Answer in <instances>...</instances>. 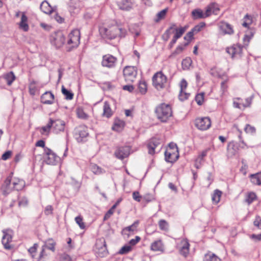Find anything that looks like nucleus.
<instances>
[{
  "mask_svg": "<svg viewBox=\"0 0 261 261\" xmlns=\"http://www.w3.org/2000/svg\"><path fill=\"white\" fill-rule=\"evenodd\" d=\"M12 152L11 151H7L5 152L2 156V159L3 160H7L11 156Z\"/></svg>",
  "mask_w": 261,
  "mask_h": 261,
  "instance_id": "obj_61",
  "label": "nucleus"
},
{
  "mask_svg": "<svg viewBox=\"0 0 261 261\" xmlns=\"http://www.w3.org/2000/svg\"><path fill=\"white\" fill-rule=\"evenodd\" d=\"M54 94L50 91L46 92L41 96V101L44 104L51 105L53 103Z\"/></svg>",
  "mask_w": 261,
  "mask_h": 261,
  "instance_id": "obj_17",
  "label": "nucleus"
},
{
  "mask_svg": "<svg viewBox=\"0 0 261 261\" xmlns=\"http://www.w3.org/2000/svg\"><path fill=\"white\" fill-rule=\"evenodd\" d=\"M125 80L127 82H133L137 75V70L134 66H126L123 71Z\"/></svg>",
  "mask_w": 261,
  "mask_h": 261,
  "instance_id": "obj_4",
  "label": "nucleus"
},
{
  "mask_svg": "<svg viewBox=\"0 0 261 261\" xmlns=\"http://www.w3.org/2000/svg\"><path fill=\"white\" fill-rule=\"evenodd\" d=\"M132 249V247L129 245H125L123 246L119 251L118 253L120 254H124L128 253Z\"/></svg>",
  "mask_w": 261,
  "mask_h": 261,
  "instance_id": "obj_51",
  "label": "nucleus"
},
{
  "mask_svg": "<svg viewBox=\"0 0 261 261\" xmlns=\"http://www.w3.org/2000/svg\"><path fill=\"white\" fill-rule=\"evenodd\" d=\"M178 156V154H175L173 150H167L165 152V159L167 162H174L177 160Z\"/></svg>",
  "mask_w": 261,
  "mask_h": 261,
  "instance_id": "obj_20",
  "label": "nucleus"
},
{
  "mask_svg": "<svg viewBox=\"0 0 261 261\" xmlns=\"http://www.w3.org/2000/svg\"><path fill=\"white\" fill-rule=\"evenodd\" d=\"M194 34L195 33L194 32L191 30L186 34V35L184 37V39L185 40H187V42L185 43L184 46H187L189 44V42L193 38Z\"/></svg>",
  "mask_w": 261,
  "mask_h": 261,
  "instance_id": "obj_47",
  "label": "nucleus"
},
{
  "mask_svg": "<svg viewBox=\"0 0 261 261\" xmlns=\"http://www.w3.org/2000/svg\"><path fill=\"white\" fill-rule=\"evenodd\" d=\"M151 249L154 251H164V245L161 240L155 241L151 245Z\"/></svg>",
  "mask_w": 261,
  "mask_h": 261,
  "instance_id": "obj_24",
  "label": "nucleus"
},
{
  "mask_svg": "<svg viewBox=\"0 0 261 261\" xmlns=\"http://www.w3.org/2000/svg\"><path fill=\"white\" fill-rule=\"evenodd\" d=\"M220 30L224 34L231 35L233 33V30L232 26L225 22H221L219 24Z\"/></svg>",
  "mask_w": 261,
  "mask_h": 261,
  "instance_id": "obj_19",
  "label": "nucleus"
},
{
  "mask_svg": "<svg viewBox=\"0 0 261 261\" xmlns=\"http://www.w3.org/2000/svg\"><path fill=\"white\" fill-rule=\"evenodd\" d=\"M27 21L28 17L25 15L24 13H22L21 17V21L19 23V28L25 32L28 31L29 29Z\"/></svg>",
  "mask_w": 261,
  "mask_h": 261,
  "instance_id": "obj_25",
  "label": "nucleus"
},
{
  "mask_svg": "<svg viewBox=\"0 0 261 261\" xmlns=\"http://www.w3.org/2000/svg\"><path fill=\"white\" fill-rule=\"evenodd\" d=\"M139 90L142 94H145L147 91V84L145 81H141L138 86Z\"/></svg>",
  "mask_w": 261,
  "mask_h": 261,
  "instance_id": "obj_44",
  "label": "nucleus"
},
{
  "mask_svg": "<svg viewBox=\"0 0 261 261\" xmlns=\"http://www.w3.org/2000/svg\"><path fill=\"white\" fill-rule=\"evenodd\" d=\"M253 35L254 33L252 32V31H250L249 32H248L247 34L245 35L243 38L245 43L247 42L246 44H247L249 42L250 39L253 37Z\"/></svg>",
  "mask_w": 261,
  "mask_h": 261,
  "instance_id": "obj_54",
  "label": "nucleus"
},
{
  "mask_svg": "<svg viewBox=\"0 0 261 261\" xmlns=\"http://www.w3.org/2000/svg\"><path fill=\"white\" fill-rule=\"evenodd\" d=\"M62 92L66 99L71 100L73 98V94L66 89L63 86L62 87Z\"/></svg>",
  "mask_w": 261,
  "mask_h": 261,
  "instance_id": "obj_41",
  "label": "nucleus"
},
{
  "mask_svg": "<svg viewBox=\"0 0 261 261\" xmlns=\"http://www.w3.org/2000/svg\"><path fill=\"white\" fill-rule=\"evenodd\" d=\"M24 182L23 180L20 179H16L13 182V189L16 190H20L24 186Z\"/></svg>",
  "mask_w": 261,
  "mask_h": 261,
  "instance_id": "obj_39",
  "label": "nucleus"
},
{
  "mask_svg": "<svg viewBox=\"0 0 261 261\" xmlns=\"http://www.w3.org/2000/svg\"><path fill=\"white\" fill-rule=\"evenodd\" d=\"M75 221L81 229L85 228V226L84 223L83 222V218L81 216H79L75 217Z\"/></svg>",
  "mask_w": 261,
  "mask_h": 261,
  "instance_id": "obj_53",
  "label": "nucleus"
},
{
  "mask_svg": "<svg viewBox=\"0 0 261 261\" xmlns=\"http://www.w3.org/2000/svg\"><path fill=\"white\" fill-rule=\"evenodd\" d=\"M4 236L2 238V244L6 249H10L11 246L9 243L12 241L13 231L12 230L7 229L3 230Z\"/></svg>",
  "mask_w": 261,
  "mask_h": 261,
  "instance_id": "obj_11",
  "label": "nucleus"
},
{
  "mask_svg": "<svg viewBox=\"0 0 261 261\" xmlns=\"http://www.w3.org/2000/svg\"><path fill=\"white\" fill-rule=\"evenodd\" d=\"M112 115L113 112L111 109L110 105L108 101H105L103 107L102 115L107 118H110Z\"/></svg>",
  "mask_w": 261,
  "mask_h": 261,
  "instance_id": "obj_28",
  "label": "nucleus"
},
{
  "mask_svg": "<svg viewBox=\"0 0 261 261\" xmlns=\"http://www.w3.org/2000/svg\"><path fill=\"white\" fill-rule=\"evenodd\" d=\"M138 224V221H135L132 225L123 228L122 230V234L124 235H128V234L127 232L134 231L136 230Z\"/></svg>",
  "mask_w": 261,
  "mask_h": 261,
  "instance_id": "obj_31",
  "label": "nucleus"
},
{
  "mask_svg": "<svg viewBox=\"0 0 261 261\" xmlns=\"http://www.w3.org/2000/svg\"><path fill=\"white\" fill-rule=\"evenodd\" d=\"M53 125L52 118H50L47 125L44 126H42L40 129V133L41 134H44L47 133L48 134Z\"/></svg>",
  "mask_w": 261,
  "mask_h": 261,
  "instance_id": "obj_35",
  "label": "nucleus"
},
{
  "mask_svg": "<svg viewBox=\"0 0 261 261\" xmlns=\"http://www.w3.org/2000/svg\"><path fill=\"white\" fill-rule=\"evenodd\" d=\"M195 124L198 129L205 130L210 127L211 121L208 117L199 118L195 120Z\"/></svg>",
  "mask_w": 261,
  "mask_h": 261,
  "instance_id": "obj_5",
  "label": "nucleus"
},
{
  "mask_svg": "<svg viewBox=\"0 0 261 261\" xmlns=\"http://www.w3.org/2000/svg\"><path fill=\"white\" fill-rule=\"evenodd\" d=\"M113 213L114 212L112 210H109L105 215L103 220L106 221L108 220L109 218H110V217L113 215Z\"/></svg>",
  "mask_w": 261,
  "mask_h": 261,
  "instance_id": "obj_63",
  "label": "nucleus"
},
{
  "mask_svg": "<svg viewBox=\"0 0 261 261\" xmlns=\"http://www.w3.org/2000/svg\"><path fill=\"white\" fill-rule=\"evenodd\" d=\"M80 31L75 30L69 34L67 44L71 45V47H77L80 43Z\"/></svg>",
  "mask_w": 261,
  "mask_h": 261,
  "instance_id": "obj_6",
  "label": "nucleus"
},
{
  "mask_svg": "<svg viewBox=\"0 0 261 261\" xmlns=\"http://www.w3.org/2000/svg\"><path fill=\"white\" fill-rule=\"evenodd\" d=\"M253 223L255 226L257 227L259 229H261V217L259 216H256Z\"/></svg>",
  "mask_w": 261,
  "mask_h": 261,
  "instance_id": "obj_58",
  "label": "nucleus"
},
{
  "mask_svg": "<svg viewBox=\"0 0 261 261\" xmlns=\"http://www.w3.org/2000/svg\"><path fill=\"white\" fill-rule=\"evenodd\" d=\"M244 130L246 133L251 134H255L256 130L254 126H252L249 124H246Z\"/></svg>",
  "mask_w": 261,
  "mask_h": 261,
  "instance_id": "obj_52",
  "label": "nucleus"
},
{
  "mask_svg": "<svg viewBox=\"0 0 261 261\" xmlns=\"http://www.w3.org/2000/svg\"><path fill=\"white\" fill-rule=\"evenodd\" d=\"M133 197L135 200L138 202H140L141 201V196L140 195V194L138 191H135L133 192Z\"/></svg>",
  "mask_w": 261,
  "mask_h": 261,
  "instance_id": "obj_59",
  "label": "nucleus"
},
{
  "mask_svg": "<svg viewBox=\"0 0 261 261\" xmlns=\"http://www.w3.org/2000/svg\"><path fill=\"white\" fill-rule=\"evenodd\" d=\"M257 198L256 194L254 192H249L246 196L245 201L250 205Z\"/></svg>",
  "mask_w": 261,
  "mask_h": 261,
  "instance_id": "obj_36",
  "label": "nucleus"
},
{
  "mask_svg": "<svg viewBox=\"0 0 261 261\" xmlns=\"http://www.w3.org/2000/svg\"><path fill=\"white\" fill-rule=\"evenodd\" d=\"M124 126V122L120 120H116L112 129L117 132L120 131Z\"/></svg>",
  "mask_w": 261,
  "mask_h": 261,
  "instance_id": "obj_34",
  "label": "nucleus"
},
{
  "mask_svg": "<svg viewBox=\"0 0 261 261\" xmlns=\"http://www.w3.org/2000/svg\"><path fill=\"white\" fill-rule=\"evenodd\" d=\"M129 152L130 148L129 146L119 147L117 148L115 152V155L117 158L122 160L127 157Z\"/></svg>",
  "mask_w": 261,
  "mask_h": 261,
  "instance_id": "obj_13",
  "label": "nucleus"
},
{
  "mask_svg": "<svg viewBox=\"0 0 261 261\" xmlns=\"http://www.w3.org/2000/svg\"><path fill=\"white\" fill-rule=\"evenodd\" d=\"M40 8L43 12L46 14H50L53 11V9L49 4L46 1L41 3Z\"/></svg>",
  "mask_w": 261,
  "mask_h": 261,
  "instance_id": "obj_29",
  "label": "nucleus"
},
{
  "mask_svg": "<svg viewBox=\"0 0 261 261\" xmlns=\"http://www.w3.org/2000/svg\"><path fill=\"white\" fill-rule=\"evenodd\" d=\"M250 238L256 241H261V233L258 234H252L250 235Z\"/></svg>",
  "mask_w": 261,
  "mask_h": 261,
  "instance_id": "obj_62",
  "label": "nucleus"
},
{
  "mask_svg": "<svg viewBox=\"0 0 261 261\" xmlns=\"http://www.w3.org/2000/svg\"><path fill=\"white\" fill-rule=\"evenodd\" d=\"M76 134L81 138H86L89 135V133L88 132V128H87V127L85 126H80L77 129Z\"/></svg>",
  "mask_w": 261,
  "mask_h": 261,
  "instance_id": "obj_32",
  "label": "nucleus"
},
{
  "mask_svg": "<svg viewBox=\"0 0 261 261\" xmlns=\"http://www.w3.org/2000/svg\"><path fill=\"white\" fill-rule=\"evenodd\" d=\"M168 9L166 8L165 9L162 10V11H160L157 14H156V18L155 19V21L158 22L160 21L161 19H163L167 12Z\"/></svg>",
  "mask_w": 261,
  "mask_h": 261,
  "instance_id": "obj_43",
  "label": "nucleus"
},
{
  "mask_svg": "<svg viewBox=\"0 0 261 261\" xmlns=\"http://www.w3.org/2000/svg\"><path fill=\"white\" fill-rule=\"evenodd\" d=\"M191 15L193 19H204L210 16L208 10H206L205 12L200 9H194L191 12Z\"/></svg>",
  "mask_w": 261,
  "mask_h": 261,
  "instance_id": "obj_15",
  "label": "nucleus"
},
{
  "mask_svg": "<svg viewBox=\"0 0 261 261\" xmlns=\"http://www.w3.org/2000/svg\"><path fill=\"white\" fill-rule=\"evenodd\" d=\"M205 23L204 22H201L197 25H195L192 30L194 33H197L200 32L203 28L205 26Z\"/></svg>",
  "mask_w": 261,
  "mask_h": 261,
  "instance_id": "obj_45",
  "label": "nucleus"
},
{
  "mask_svg": "<svg viewBox=\"0 0 261 261\" xmlns=\"http://www.w3.org/2000/svg\"><path fill=\"white\" fill-rule=\"evenodd\" d=\"M160 228L162 230H167L168 229V223L165 220H161L159 222Z\"/></svg>",
  "mask_w": 261,
  "mask_h": 261,
  "instance_id": "obj_46",
  "label": "nucleus"
},
{
  "mask_svg": "<svg viewBox=\"0 0 261 261\" xmlns=\"http://www.w3.org/2000/svg\"><path fill=\"white\" fill-rule=\"evenodd\" d=\"M77 115L79 118L83 119H87L88 117V115L81 109L77 110Z\"/></svg>",
  "mask_w": 261,
  "mask_h": 261,
  "instance_id": "obj_50",
  "label": "nucleus"
},
{
  "mask_svg": "<svg viewBox=\"0 0 261 261\" xmlns=\"http://www.w3.org/2000/svg\"><path fill=\"white\" fill-rule=\"evenodd\" d=\"M53 207L50 205H47L44 209V214L46 216L52 214L53 211Z\"/></svg>",
  "mask_w": 261,
  "mask_h": 261,
  "instance_id": "obj_55",
  "label": "nucleus"
},
{
  "mask_svg": "<svg viewBox=\"0 0 261 261\" xmlns=\"http://www.w3.org/2000/svg\"><path fill=\"white\" fill-rule=\"evenodd\" d=\"M126 32L125 29L119 28L116 25L99 28V33L102 37L109 40L115 39L117 36L123 37L125 36Z\"/></svg>",
  "mask_w": 261,
  "mask_h": 261,
  "instance_id": "obj_1",
  "label": "nucleus"
},
{
  "mask_svg": "<svg viewBox=\"0 0 261 261\" xmlns=\"http://www.w3.org/2000/svg\"><path fill=\"white\" fill-rule=\"evenodd\" d=\"M117 59L113 56L108 54L103 56L101 65L103 67L107 68H113L116 64Z\"/></svg>",
  "mask_w": 261,
  "mask_h": 261,
  "instance_id": "obj_8",
  "label": "nucleus"
},
{
  "mask_svg": "<svg viewBox=\"0 0 261 261\" xmlns=\"http://www.w3.org/2000/svg\"><path fill=\"white\" fill-rule=\"evenodd\" d=\"M167 82V77L162 71L156 72L152 77L153 86L158 90L163 89Z\"/></svg>",
  "mask_w": 261,
  "mask_h": 261,
  "instance_id": "obj_3",
  "label": "nucleus"
},
{
  "mask_svg": "<svg viewBox=\"0 0 261 261\" xmlns=\"http://www.w3.org/2000/svg\"><path fill=\"white\" fill-rule=\"evenodd\" d=\"M206 10H208L210 16L212 14L215 15L218 14L220 9L217 4L215 3H212L206 7Z\"/></svg>",
  "mask_w": 261,
  "mask_h": 261,
  "instance_id": "obj_23",
  "label": "nucleus"
},
{
  "mask_svg": "<svg viewBox=\"0 0 261 261\" xmlns=\"http://www.w3.org/2000/svg\"><path fill=\"white\" fill-rule=\"evenodd\" d=\"M204 261H221V259L215 254L208 252L205 255Z\"/></svg>",
  "mask_w": 261,
  "mask_h": 261,
  "instance_id": "obj_33",
  "label": "nucleus"
},
{
  "mask_svg": "<svg viewBox=\"0 0 261 261\" xmlns=\"http://www.w3.org/2000/svg\"><path fill=\"white\" fill-rule=\"evenodd\" d=\"M91 169L94 174L97 175L102 174L105 172V171L102 168L95 164L91 165Z\"/></svg>",
  "mask_w": 261,
  "mask_h": 261,
  "instance_id": "obj_42",
  "label": "nucleus"
},
{
  "mask_svg": "<svg viewBox=\"0 0 261 261\" xmlns=\"http://www.w3.org/2000/svg\"><path fill=\"white\" fill-rule=\"evenodd\" d=\"M35 82L33 81L30 84V85L29 86L30 93L31 95L35 94L36 88L35 86Z\"/></svg>",
  "mask_w": 261,
  "mask_h": 261,
  "instance_id": "obj_57",
  "label": "nucleus"
},
{
  "mask_svg": "<svg viewBox=\"0 0 261 261\" xmlns=\"http://www.w3.org/2000/svg\"><path fill=\"white\" fill-rule=\"evenodd\" d=\"M69 11L71 14H74L79 12V8L71 3L69 5Z\"/></svg>",
  "mask_w": 261,
  "mask_h": 261,
  "instance_id": "obj_56",
  "label": "nucleus"
},
{
  "mask_svg": "<svg viewBox=\"0 0 261 261\" xmlns=\"http://www.w3.org/2000/svg\"><path fill=\"white\" fill-rule=\"evenodd\" d=\"M4 78L6 80L8 85L10 86L15 81L16 77L13 71H10L4 75Z\"/></svg>",
  "mask_w": 261,
  "mask_h": 261,
  "instance_id": "obj_30",
  "label": "nucleus"
},
{
  "mask_svg": "<svg viewBox=\"0 0 261 261\" xmlns=\"http://www.w3.org/2000/svg\"><path fill=\"white\" fill-rule=\"evenodd\" d=\"M250 178L251 182L255 185H261V172L251 174Z\"/></svg>",
  "mask_w": 261,
  "mask_h": 261,
  "instance_id": "obj_26",
  "label": "nucleus"
},
{
  "mask_svg": "<svg viewBox=\"0 0 261 261\" xmlns=\"http://www.w3.org/2000/svg\"><path fill=\"white\" fill-rule=\"evenodd\" d=\"M12 175L13 173L11 172L10 175L7 177L2 186L1 190L3 195H8L13 189V188L10 187Z\"/></svg>",
  "mask_w": 261,
  "mask_h": 261,
  "instance_id": "obj_16",
  "label": "nucleus"
},
{
  "mask_svg": "<svg viewBox=\"0 0 261 261\" xmlns=\"http://www.w3.org/2000/svg\"><path fill=\"white\" fill-rule=\"evenodd\" d=\"M171 32H169V30H166L163 34L162 37L165 41H167L170 37Z\"/></svg>",
  "mask_w": 261,
  "mask_h": 261,
  "instance_id": "obj_64",
  "label": "nucleus"
},
{
  "mask_svg": "<svg viewBox=\"0 0 261 261\" xmlns=\"http://www.w3.org/2000/svg\"><path fill=\"white\" fill-rule=\"evenodd\" d=\"M55 245L56 242L53 239H48L46 241L45 244L43 247L45 248L51 250L52 251H54Z\"/></svg>",
  "mask_w": 261,
  "mask_h": 261,
  "instance_id": "obj_40",
  "label": "nucleus"
},
{
  "mask_svg": "<svg viewBox=\"0 0 261 261\" xmlns=\"http://www.w3.org/2000/svg\"><path fill=\"white\" fill-rule=\"evenodd\" d=\"M222 192L219 190H215L212 195V200L216 204L218 203L220 200Z\"/></svg>",
  "mask_w": 261,
  "mask_h": 261,
  "instance_id": "obj_38",
  "label": "nucleus"
},
{
  "mask_svg": "<svg viewBox=\"0 0 261 261\" xmlns=\"http://www.w3.org/2000/svg\"><path fill=\"white\" fill-rule=\"evenodd\" d=\"M158 143L154 140H152L148 144V153L153 154L154 153V149L157 146Z\"/></svg>",
  "mask_w": 261,
  "mask_h": 261,
  "instance_id": "obj_37",
  "label": "nucleus"
},
{
  "mask_svg": "<svg viewBox=\"0 0 261 261\" xmlns=\"http://www.w3.org/2000/svg\"><path fill=\"white\" fill-rule=\"evenodd\" d=\"M181 247L179 248L180 254L187 257L189 253L190 244L187 240L183 239L180 242Z\"/></svg>",
  "mask_w": 261,
  "mask_h": 261,
  "instance_id": "obj_18",
  "label": "nucleus"
},
{
  "mask_svg": "<svg viewBox=\"0 0 261 261\" xmlns=\"http://www.w3.org/2000/svg\"><path fill=\"white\" fill-rule=\"evenodd\" d=\"M238 147L237 145L233 142H230L227 145V156L228 158H231L238 152Z\"/></svg>",
  "mask_w": 261,
  "mask_h": 261,
  "instance_id": "obj_22",
  "label": "nucleus"
},
{
  "mask_svg": "<svg viewBox=\"0 0 261 261\" xmlns=\"http://www.w3.org/2000/svg\"><path fill=\"white\" fill-rule=\"evenodd\" d=\"M155 113L158 119L162 122H166L172 116L171 107L168 104L161 103L156 108Z\"/></svg>",
  "mask_w": 261,
  "mask_h": 261,
  "instance_id": "obj_2",
  "label": "nucleus"
},
{
  "mask_svg": "<svg viewBox=\"0 0 261 261\" xmlns=\"http://www.w3.org/2000/svg\"><path fill=\"white\" fill-rule=\"evenodd\" d=\"M204 93H201L197 94L195 97V100L199 106L202 105L203 103L204 100Z\"/></svg>",
  "mask_w": 261,
  "mask_h": 261,
  "instance_id": "obj_48",
  "label": "nucleus"
},
{
  "mask_svg": "<svg viewBox=\"0 0 261 261\" xmlns=\"http://www.w3.org/2000/svg\"><path fill=\"white\" fill-rule=\"evenodd\" d=\"M141 240V238L139 236H136L135 237V239H133L130 240L129 242V244L131 246H134L140 240Z\"/></svg>",
  "mask_w": 261,
  "mask_h": 261,
  "instance_id": "obj_60",
  "label": "nucleus"
},
{
  "mask_svg": "<svg viewBox=\"0 0 261 261\" xmlns=\"http://www.w3.org/2000/svg\"><path fill=\"white\" fill-rule=\"evenodd\" d=\"M45 156L44 160L46 164L48 165H55L57 162L58 157L55 154L53 151L49 149H45Z\"/></svg>",
  "mask_w": 261,
  "mask_h": 261,
  "instance_id": "obj_12",
  "label": "nucleus"
},
{
  "mask_svg": "<svg viewBox=\"0 0 261 261\" xmlns=\"http://www.w3.org/2000/svg\"><path fill=\"white\" fill-rule=\"evenodd\" d=\"M185 31L186 29L182 27H181L178 29H175V34L174 35V37L178 39L181 37L182 34L185 33Z\"/></svg>",
  "mask_w": 261,
  "mask_h": 261,
  "instance_id": "obj_49",
  "label": "nucleus"
},
{
  "mask_svg": "<svg viewBox=\"0 0 261 261\" xmlns=\"http://www.w3.org/2000/svg\"><path fill=\"white\" fill-rule=\"evenodd\" d=\"M53 122V132L56 134H59L64 130L65 123L64 121L60 119L54 120Z\"/></svg>",
  "mask_w": 261,
  "mask_h": 261,
  "instance_id": "obj_14",
  "label": "nucleus"
},
{
  "mask_svg": "<svg viewBox=\"0 0 261 261\" xmlns=\"http://www.w3.org/2000/svg\"><path fill=\"white\" fill-rule=\"evenodd\" d=\"M120 9L128 11L132 8V4L130 0H122L118 4Z\"/></svg>",
  "mask_w": 261,
  "mask_h": 261,
  "instance_id": "obj_27",
  "label": "nucleus"
},
{
  "mask_svg": "<svg viewBox=\"0 0 261 261\" xmlns=\"http://www.w3.org/2000/svg\"><path fill=\"white\" fill-rule=\"evenodd\" d=\"M180 93L179 94L178 97L180 100L184 101L185 99H187L189 96V94L185 93L184 94L182 93V91L185 90L187 87V82L185 79H182L180 83Z\"/></svg>",
  "mask_w": 261,
  "mask_h": 261,
  "instance_id": "obj_21",
  "label": "nucleus"
},
{
  "mask_svg": "<svg viewBox=\"0 0 261 261\" xmlns=\"http://www.w3.org/2000/svg\"><path fill=\"white\" fill-rule=\"evenodd\" d=\"M243 46L239 44H233L232 46L227 47L226 49L227 53L231 55L232 58L237 57H240L242 54Z\"/></svg>",
  "mask_w": 261,
  "mask_h": 261,
  "instance_id": "obj_10",
  "label": "nucleus"
},
{
  "mask_svg": "<svg viewBox=\"0 0 261 261\" xmlns=\"http://www.w3.org/2000/svg\"><path fill=\"white\" fill-rule=\"evenodd\" d=\"M96 252L99 257H103L108 254V250L105 240H99L96 241Z\"/></svg>",
  "mask_w": 261,
  "mask_h": 261,
  "instance_id": "obj_7",
  "label": "nucleus"
},
{
  "mask_svg": "<svg viewBox=\"0 0 261 261\" xmlns=\"http://www.w3.org/2000/svg\"><path fill=\"white\" fill-rule=\"evenodd\" d=\"M65 41V37L61 32L55 33L52 36L51 39V44L56 48L61 47L64 44Z\"/></svg>",
  "mask_w": 261,
  "mask_h": 261,
  "instance_id": "obj_9",
  "label": "nucleus"
}]
</instances>
